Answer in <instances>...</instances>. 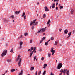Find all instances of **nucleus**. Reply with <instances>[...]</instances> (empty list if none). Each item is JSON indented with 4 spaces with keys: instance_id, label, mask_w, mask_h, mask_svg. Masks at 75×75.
Returning <instances> with one entry per match:
<instances>
[{
    "instance_id": "423d86ee",
    "label": "nucleus",
    "mask_w": 75,
    "mask_h": 75,
    "mask_svg": "<svg viewBox=\"0 0 75 75\" xmlns=\"http://www.w3.org/2000/svg\"><path fill=\"white\" fill-rule=\"evenodd\" d=\"M23 44V42H20V47L19 48H22V44Z\"/></svg>"
},
{
    "instance_id": "72a5a7b5",
    "label": "nucleus",
    "mask_w": 75,
    "mask_h": 75,
    "mask_svg": "<svg viewBox=\"0 0 75 75\" xmlns=\"http://www.w3.org/2000/svg\"><path fill=\"white\" fill-rule=\"evenodd\" d=\"M41 59L42 61H44V58L43 57H42L41 58Z\"/></svg>"
},
{
    "instance_id": "aec40b11",
    "label": "nucleus",
    "mask_w": 75,
    "mask_h": 75,
    "mask_svg": "<svg viewBox=\"0 0 75 75\" xmlns=\"http://www.w3.org/2000/svg\"><path fill=\"white\" fill-rule=\"evenodd\" d=\"M50 23H51V21H50V19H49L47 23V24H48Z\"/></svg>"
},
{
    "instance_id": "1a4fd4ad",
    "label": "nucleus",
    "mask_w": 75,
    "mask_h": 75,
    "mask_svg": "<svg viewBox=\"0 0 75 75\" xmlns=\"http://www.w3.org/2000/svg\"><path fill=\"white\" fill-rule=\"evenodd\" d=\"M23 71L22 70H21V72L20 73H19V75H21L23 74Z\"/></svg>"
},
{
    "instance_id": "dca6fc26",
    "label": "nucleus",
    "mask_w": 75,
    "mask_h": 75,
    "mask_svg": "<svg viewBox=\"0 0 75 75\" xmlns=\"http://www.w3.org/2000/svg\"><path fill=\"white\" fill-rule=\"evenodd\" d=\"M15 71H16V70L15 69H12L11 70V72H14Z\"/></svg>"
},
{
    "instance_id": "393cba45",
    "label": "nucleus",
    "mask_w": 75,
    "mask_h": 75,
    "mask_svg": "<svg viewBox=\"0 0 75 75\" xmlns=\"http://www.w3.org/2000/svg\"><path fill=\"white\" fill-rule=\"evenodd\" d=\"M63 6H61L60 7H59V8L60 9H62V8H63Z\"/></svg>"
},
{
    "instance_id": "bb28decb",
    "label": "nucleus",
    "mask_w": 75,
    "mask_h": 75,
    "mask_svg": "<svg viewBox=\"0 0 75 75\" xmlns=\"http://www.w3.org/2000/svg\"><path fill=\"white\" fill-rule=\"evenodd\" d=\"M11 17L13 19H14V15H12L11 16Z\"/></svg>"
},
{
    "instance_id": "cd10ccee",
    "label": "nucleus",
    "mask_w": 75,
    "mask_h": 75,
    "mask_svg": "<svg viewBox=\"0 0 75 75\" xmlns=\"http://www.w3.org/2000/svg\"><path fill=\"white\" fill-rule=\"evenodd\" d=\"M15 14L17 15V14H19L18 13V11H16L15 12Z\"/></svg>"
},
{
    "instance_id": "a18cd8bd",
    "label": "nucleus",
    "mask_w": 75,
    "mask_h": 75,
    "mask_svg": "<svg viewBox=\"0 0 75 75\" xmlns=\"http://www.w3.org/2000/svg\"><path fill=\"white\" fill-rule=\"evenodd\" d=\"M42 41H43L41 40L40 42V44H41V43Z\"/></svg>"
},
{
    "instance_id": "49530a36",
    "label": "nucleus",
    "mask_w": 75,
    "mask_h": 75,
    "mask_svg": "<svg viewBox=\"0 0 75 75\" xmlns=\"http://www.w3.org/2000/svg\"><path fill=\"white\" fill-rule=\"evenodd\" d=\"M22 37H23V35H21V37H19V38H22Z\"/></svg>"
},
{
    "instance_id": "ea45409f",
    "label": "nucleus",
    "mask_w": 75,
    "mask_h": 75,
    "mask_svg": "<svg viewBox=\"0 0 75 75\" xmlns=\"http://www.w3.org/2000/svg\"><path fill=\"white\" fill-rule=\"evenodd\" d=\"M58 1L56 2V6H58Z\"/></svg>"
},
{
    "instance_id": "13d9d810",
    "label": "nucleus",
    "mask_w": 75,
    "mask_h": 75,
    "mask_svg": "<svg viewBox=\"0 0 75 75\" xmlns=\"http://www.w3.org/2000/svg\"><path fill=\"white\" fill-rule=\"evenodd\" d=\"M48 27H50V24H47Z\"/></svg>"
},
{
    "instance_id": "b1692460",
    "label": "nucleus",
    "mask_w": 75,
    "mask_h": 75,
    "mask_svg": "<svg viewBox=\"0 0 75 75\" xmlns=\"http://www.w3.org/2000/svg\"><path fill=\"white\" fill-rule=\"evenodd\" d=\"M46 71H45L43 73V75H45L46 74Z\"/></svg>"
},
{
    "instance_id": "f704fd0d",
    "label": "nucleus",
    "mask_w": 75,
    "mask_h": 75,
    "mask_svg": "<svg viewBox=\"0 0 75 75\" xmlns=\"http://www.w3.org/2000/svg\"><path fill=\"white\" fill-rule=\"evenodd\" d=\"M41 71H40L38 73V75H41Z\"/></svg>"
},
{
    "instance_id": "052dcab7",
    "label": "nucleus",
    "mask_w": 75,
    "mask_h": 75,
    "mask_svg": "<svg viewBox=\"0 0 75 75\" xmlns=\"http://www.w3.org/2000/svg\"><path fill=\"white\" fill-rule=\"evenodd\" d=\"M64 73V75H65V73Z\"/></svg>"
},
{
    "instance_id": "473e14b6",
    "label": "nucleus",
    "mask_w": 75,
    "mask_h": 75,
    "mask_svg": "<svg viewBox=\"0 0 75 75\" xmlns=\"http://www.w3.org/2000/svg\"><path fill=\"white\" fill-rule=\"evenodd\" d=\"M71 33H72V32H70L68 33V35H69L70 36H71Z\"/></svg>"
},
{
    "instance_id": "79ce46f5",
    "label": "nucleus",
    "mask_w": 75,
    "mask_h": 75,
    "mask_svg": "<svg viewBox=\"0 0 75 75\" xmlns=\"http://www.w3.org/2000/svg\"><path fill=\"white\" fill-rule=\"evenodd\" d=\"M59 1V0H54V2H55L56 1Z\"/></svg>"
},
{
    "instance_id": "680f3d73",
    "label": "nucleus",
    "mask_w": 75,
    "mask_h": 75,
    "mask_svg": "<svg viewBox=\"0 0 75 75\" xmlns=\"http://www.w3.org/2000/svg\"><path fill=\"white\" fill-rule=\"evenodd\" d=\"M43 35H44L45 34V33H44L43 34Z\"/></svg>"
},
{
    "instance_id": "58836bf2",
    "label": "nucleus",
    "mask_w": 75,
    "mask_h": 75,
    "mask_svg": "<svg viewBox=\"0 0 75 75\" xmlns=\"http://www.w3.org/2000/svg\"><path fill=\"white\" fill-rule=\"evenodd\" d=\"M45 39V37H43L42 39L41 40L43 41V40H44Z\"/></svg>"
},
{
    "instance_id": "4d7b16f0",
    "label": "nucleus",
    "mask_w": 75,
    "mask_h": 75,
    "mask_svg": "<svg viewBox=\"0 0 75 75\" xmlns=\"http://www.w3.org/2000/svg\"><path fill=\"white\" fill-rule=\"evenodd\" d=\"M62 73H61L60 74H59V75H62Z\"/></svg>"
},
{
    "instance_id": "4be33fe9",
    "label": "nucleus",
    "mask_w": 75,
    "mask_h": 75,
    "mask_svg": "<svg viewBox=\"0 0 75 75\" xmlns=\"http://www.w3.org/2000/svg\"><path fill=\"white\" fill-rule=\"evenodd\" d=\"M66 74L67 75H69V70H68L66 72Z\"/></svg>"
},
{
    "instance_id": "7c9ffc66",
    "label": "nucleus",
    "mask_w": 75,
    "mask_h": 75,
    "mask_svg": "<svg viewBox=\"0 0 75 75\" xmlns=\"http://www.w3.org/2000/svg\"><path fill=\"white\" fill-rule=\"evenodd\" d=\"M13 48H12L10 51L11 52H13Z\"/></svg>"
},
{
    "instance_id": "a211bd4d",
    "label": "nucleus",
    "mask_w": 75,
    "mask_h": 75,
    "mask_svg": "<svg viewBox=\"0 0 75 75\" xmlns=\"http://www.w3.org/2000/svg\"><path fill=\"white\" fill-rule=\"evenodd\" d=\"M25 12H23V14L22 15V17H23L24 16H25Z\"/></svg>"
},
{
    "instance_id": "69168bd1",
    "label": "nucleus",
    "mask_w": 75,
    "mask_h": 75,
    "mask_svg": "<svg viewBox=\"0 0 75 75\" xmlns=\"http://www.w3.org/2000/svg\"><path fill=\"white\" fill-rule=\"evenodd\" d=\"M51 6H50V9H51Z\"/></svg>"
},
{
    "instance_id": "412c9836",
    "label": "nucleus",
    "mask_w": 75,
    "mask_h": 75,
    "mask_svg": "<svg viewBox=\"0 0 75 75\" xmlns=\"http://www.w3.org/2000/svg\"><path fill=\"white\" fill-rule=\"evenodd\" d=\"M55 3H54L53 4V5L52 6V8H55Z\"/></svg>"
},
{
    "instance_id": "603ef678",
    "label": "nucleus",
    "mask_w": 75,
    "mask_h": 75,
    "mask_svg": "<svg viewBox=\"0 0 75 75\" xmlns=\"http://www.w3.org/2000/svg\"><path fill=\"white\" fill-rule=\"evenodd\" d=\"M34 50H35H35H36V47H35L34 48Z\"/></svg>"
},
{
    "instance_id": "864d4df0",
    "label": "nucleus",
    "mask_w": 75,
    "mask_h": 75,
    "mask_svg": "<svg viewBox=\"0 0 75 75\" xmlns=\"http://www.w3.org/2000/svg\"><path fill=\"white\" fill-rule=\"evenodd\" d=\"M61 30H62V29H59L60 32H61Z\"/></svg>"
},
{
    "instance_id": "5701e85b",
    "label": "nucleus",
    "mask_w": 75,
    "mask_h": 75,
    "mask_svg": "<svg viewBox=\"0 0 75 75\" xmlns=\"http://www.w3.org/2000/svg\"><path fill=\"white\" fill-rule=\"evenodd\" d=\"M51 55V53H48V56L49 57V58H50V57H51L50 56Z\"/></svg>"
},
{
    "instance_id": "39448f33",
    "label": "nucleus",
    "mask_w": 75,
    "mask_h": 75,
    "mask_svg": "<svg viewBox=\"0 0 75 75\" xmlns=\"http://www.w3.org/2000/svg\"><path fill=\"white\" fill-rule=\"evenodd\" d=\"M40 30L38 31V33H40V32L43 33V32H44L45 31V28H43L40 29Z\"/></svg>"
},
{
    "instance_id": "20e7f679",
    "label": "nucleus",
    "mask_w": 75,
    "mask_h": 75,
    "mask_svg": "<svg viewBox=\"0 0 75 75\" xmlns=\"http://www.w3.org/2000/svg\"><path fill=\"white\" fill-rule=\"evenodd\" d=\"M62 64L61 63H59L58 64L57 68L58 69H60L61 68H62Z\"/></svg>"
},
{
    "instance_id": "e433bc0d",
    "label": "nucleus",
    "mask_w": 75,
    "mask_h": 75,
    "mask_svg": "<svg viewBox=\"0 0 75 75\" xmlns=\"http://www.w3.org/2000/svg\"><path fill=\"white\" fill-rule=\"evenodd\" d=\"M26 17H27V16H26V15L24 17V20H25V19H26Z\"/></svg>"
},
{
    "instance_id": "4c0bfd02",
    "label": "nucleus",
    "mask_w": 75,
    "mask_h": 75,
    "mask_svg": "<svg viewBox=\"0 0 75 75\" xmlns=\"http://www.w3.org/2000/svg\"><path fill=\"white\" fill-rule=\"evenodd\" d=\"M45 45H46V46H47L48 45V43L47 42H46L45 43Z\"/></svg>"
},
{
    "instance_id": "f257e3e1",
    "label": "nucleus",
    "mask_w": 75,
    "mask_h": 75,
    "mask_svg": "<svg viewBox=\"0 0 75 75\" xmlns=\"http://www.w3.org/2000/svg\"><path fill=\"white\" fill-rule=\"evenodd\" d=\"M37 21V19H35L33 21H32L30 23V25L31 26L32 25H33L31 27V28L32 30H34V25H37V24H38V22L35 23V21Z\"/></svg>"
},
{
    "instance_id": "2f4dec72",
    "label": "nucleus",
    "mask_w": 75,
    "mask_h": 75,
    "mask_svg": "<svg viewBox=\"0 0 75 75\" xmlns=\"http://www.w3.org/2000/svg\"><path fill=\"white\" fill-rule=\"evenodd\" d=\"M51 40H54V37H51Z\"/></svg>"
},
{
    "instance_id": "f8f14e48",
    "label": "nucleus",
    "mask_w": 75,
    "mask_h": 75,
    "mask_svg": "<svg viewBox=\"0 0 75 75\" xmlns=\"http://www.w3.org/2000/svg\"><path fill=\"white\" fill-rule=\"evenodd\" d=\"M34 67H31L30 70L32 71V70H34Z\"/></svg>"
},
{
    "instance_id": "0e129e2a",
    "label": "nucleus",
    "mask_w": 75,
    "mask_h": 75,
    "mask_svg": "<svg viewBox=\"0 0 75 75\" xmlns=\"http://www.w3.org/2000/svg\"><path fill=\"white\" fill-rule=\"evenodd\" d=\"M36 51H35L34 52V53H36Z\"/></svg>"
},
{
    "instance_id": "f03ea898",
    "label": "nucleus",
    "mask_w": 75,
    "mask_h": 75,
    "mask_svg": "<svg viewBox=\"0 0 75 75\" xmlns=\"http://www.w3.org/2000/svg\"><path fill=\"white\" fill-rule=\"evenodd\" d=\"M21 56L20 55H18V57L16 61H18V60L19 59V62L18 63V64L19 67L21 66V58H20Z\"/></svg>"
},
{
    "instance_id": "774afa93",
    "label": "nucleus",
    "mask_w": 75,
    "mask_h": 75,
    "mask_svg": "<svg viewBox=\"0 0 75 75\" xmlns=\"http://www.w3.org/2000/svg\"><path fill=\"white\" fill-rule=\"evenodd\" d=\"M5 75V73L4 74L2 75Z\"/></svg>"
},
{
    "instance_id": "a878e982",
    "label": "nucleus",
    "mask_w": 75,
    "mask_h": 75,
    "mask_svg": "<svg viewBox=\"0 0 75 75\" xmlns=\"http://www.w3.org/2000/svg\"><path fill=\"white\" fill-rule=\"evenodd\" d=\"M46 16H47V15L45 14H44L43 15V18H44V17H46Z\"/></svg>"
},
{
    "instance_id": "6e6552de",
    "label": "nucleus",
    "mask_w": 75,
    "mask_h": 75,
    "mask_svg": "<svg viewBox=\"0 0 75 75\" xmlns=\"http://www.w3.org/2000/svg\"><path fill=\"white\" fill-rule=\"evenodd\" d=\"M45 11H49V9H48V8L47 7H45Z\"/></svg>"
},
{
    "instance_id": "c03bdc74",
    "label": "nucleus",
    "mask_w": 75,
    "mask_h": 75,
    "mask_svg": "<svg viewBox=\"0 0 75 75\" xmlns=\"http://www.w3.org/2000/svg\"><path fill=\"white\" fill-rule=\"evenodd\" d=\"M4 21H7V20L5 18L4 19Z\"/></svg>"
},
{
    "instance_id": "0eeeda50",
    "label": "nucleus",
    "mask_w": 75,
    "mask_h": 75,
    "mask_svg": "<svg viewBox=\"0 0 75 75\" xmlns=\"http://www.w3.org/2000/svg\"><path fill=\"white\" fill-rule=\"evenodd\" d=\"M51 52H55V51L54 50V48L52 47L51 48Z\"/></svg>"
},
{
    "instance_id": "bf43d9fd",
    "label": "nucleus",
    "mask_w": 75,
    "mask_h": 75,
    "mask_svg": "<svg viewBox=\"0 0 75 75\" xmlns=\"http://www.w3.org/2000/svg\"><path fill=\"white\" fill-rule=\"evenodd\" d=\"M70 37V35H69L67 37V38H69V37Z\"/></svg>"
},
{
    "instance_id": "8fccbe9b",
    "label": "nucleus",
    "mask_w": 75,
    "mask_h": 75,
    "mask_svg": "<svg viewBox=\"0 0 75 75\" xmlns=\"http://www.w3.org/2000/svg\"><path fill=\"white\" fill-rule=\"evenodd\" d=\"M58 7H56V10H58Z\"/></svg>"
},
{
    "instance_id": "e2e57ef3",
    "label": "nucleus",
    "mask_w": 75,
    "mask_h": 75,
    "mask_svg": "<svg viewBox=\"0 0 75 75\" xmlns=\"http://www.w3.org/2000/svg\"><path fill=\"white\" fill-rule=\"evenodd\" d=\"M8 72V71H7V70H6V72Z\"/></svg>"
},
{
    "instance_id": "9d476101",
    "label": "nucleus",
    "mask_w": 75,
    "mask_h": 75,
    "mask_svg": "<svg viewBox=\"0 0 75 75\" xmlns=\"http://www.w3.org/2000/svg\"><path fill=\"white\" fill-rule=\"evenodd\" d=\"M68 32V30L66 29L64 30V34H67V33Z\"/></svg>"
},
{
    "instance_id": "c85d7f7f",
    "label": "nucleus",
    "mask_w": 75,
    "mask_h": 75,
    "mask_svg": "<svg viewBox=\"0 0 75 75\" xmlns=\"http://www.w3.org/2000/svg\"><path fill=\"white\" fill-rule=\"evenodd\" d=\"M60 72H61L62 73V72H64V69H62L60 70Z\"/></svg>"
},
{
    "instance_id": "37998d69",
    "label": "nucleus",
    "mask_w": 75,
    "mask_h": 75,
    "mask_svg": "<svg viewBox=\"0 0 75 75\" xmlns=\"http://www.w3.org/2000/svg\"><path fill=\"white\" fill-rule=\"evenodd\" d=\"M54 52H52V55H54Z\"/></svg>"
},
{
    "instance_id": "6e6d98bb",
    "label": "nucleus",
    "mask_w": 75,
    "mask_h": 75,
    "mask_svg": "<svg viewBox=\"0 0 75 75\" xmlns=\"http://www.w3.org/2000/svg\"><path fill=\"white\" fill-rule=\"evenodd\" d=\"M20 11H19L18 12V14H19L20 13Z\"/></svg>"
},
{
    "instance_id": "09e8293b",
    "label": "nucleus",
    "mask_w": 75,
    "mask_h": 75,
    "mask_svg": "<svg viewBox=\"0 0 75 75\" xmlns=\"http://www.w3.org/2000/svg\"><path fill=\"white\" fill-rule=\"evenodd\" d=\"M50 75H54V74H53V73L52 72L51 73V74H50Z\"/></svg>"
},
{
    "instance_id": "f3484780",
    "label": "nucleus",
    "mask_w": 75,
    "mask_h": 75,
    "mask_svg": "<svg viewBox=\"0 0 75 75\" xmlns=\"http://www.w3.org/2000/svg\"><path fill=\"white\" fill-rule=\"evenodd\" d=\"M73 13H74V10L73 9H72L71 10V14H73Z\"/></svg>"
},
{
    "instance_id": "338daca9",
    "label": "nucleus",
    "mask_w": 75,
    "mask_h": 75,
    "mask_svg": "<svg viewBox=\"0 0 75 75\" xmlns=\"http://www.w3.org/2000/svg\"><path fill=\"white\" fill-rule=\"evenodd\" d=\"M47 42L48 43V42H49V41H47Z\"/></svg>"
},
{
    "instance_id": "a19ab883",
    "label": "nucleus",
    "mask_w": 75,
    "mask_h": 75,
    "mask_svg": "<svg viewBox=\"0 0 75 75\" xmlns=\"http://www.w3.org/2000/svg\"><path fill=\"white\" fill-rule=\"evenodd\" d=\"M31 49L32 50H34V47H31Z\"/></svg>"
},
{
    "instance_id": "9b49d317",
    "label": "nucleus",
    "mask_w": 75,
    "mask_h": 75,
    "mask_svg": "<svg viewBox=\"0 0 75 75\" xmlns=\"http://www.w3.org/2000/svg\"><path fill=\"white\" fill-rule=\"evenodd\" d=\"M34 52V51L33 50V51H32V52H31V53L30 54V58H31V56H32V55H33V52Z\"/></svg>"
},
{
    "instance_id": "3c124183",
    "label": "nucleus",
    "mask_w": 75,
    "mask_h": 75,
    "mask_svg": "<svg viewBox=\"0 0 75 75\" xmlns=\"http://www.w3.org/2000/svg\"><path fill=\"white\" fill-rule=\"evenodd\" d=\"M36 58H37V57L35 56L34 58V59H36Z\"/></svg>"
},
{
    "instance_id": "de8ad7c7",
    "label": "nucleus",
    "mask_w": 75,
    "mask_h": 75,
    "mask_svg": "<svg viewBox=\"0 0 75 75\" xmlns=\"http://www.w3.org/2000/svg\"><path fill=\"white\" fill-rule=\"evenodd\" d=\"M37 73H38V71H37L35 73L36 75H37Z\"/></svg>"
},
{
    "instance_id": "4468645a",
    "label": "nucleus",
    "mask_w": 75,
    "mask_h": 75,
    "mask_svg": "<svg viewBox=\"0 0 75 75\" xmlns=\"http://www.w3.org/2000/svg\"><path fill=\"white\" fill-rule=\"evenodd\" d=\"M67 71V69H64V70H63V73H65V72H66Z\"/></svg>"
},
{
    "instance_id": "7ed1b4c3",
    "label": "nucleus",
    "mask_w": 75,
    "mask_h": 75,
    "mask_svg": "<svg viewBox=\"0 0 75 75\" xmlns=\"http://www.w3.org/2000/svg\"><path fill=\"white\" fill-rule=\"evenodd\" d=\"M7 53V50H4L1 54L2 57H3L4 56L6 55V54Z\"/></svg>"
},
{
    "instance_id": "ddd939ff",
    "label": "nucleus",
    "mask_w": 75,
    "mask_h": 75,
    "mask_svg": "<svg viewBox=\"0 0 75 75\" xmlns=\"http://www.w3.org/2000/svg\"><path fill=\"white\" fill-rule=\"evenodd\" d=\"M47 64H45L44 65V67H43V68H45L46 67H47Z\"/></svg>"
},
{
    "instance_id": "c756f323",
    "label": "nucleus",
    "mask_w": 75,
    "mask_h": 75,
    "mask_svg": "<svg viewBox=\"0 0 75 75\" xmlns=\"http://www.w3.org/2000/svg\"><path fill=\"white\" fill-rule=\"evenodd\" d=\"M24 34H25V36H27V35H28V33H24Z\"/></svg>"
},
{
    "instance_id": "5fc2aeb1",
    "label": "nucleus",
    "mask_w": 75,
    "mask_h": 75,
    "mask_svg": "<svg viewBox=\"0 0 75 75\" xmlns=\"http://www.w3.org/2000/svg\"><path fill=\"white\" fill-rule=\"evenodd\" d=\"M28 51H31V49H29L28 50Z\"/></svg>"
},
{
    "instance_id": "2eb2a0df",
    "label": "nucleus",
    "mask_w": 75,
    "mask_h": 75,
    "mask_svg": "<svg viewBox=\"0 0 75 75\" xmlns=\"http://www.w3.org/2000/svg\"><path fill=\"white\" fill-rule=\"evenodd\" d=\"M58 45V41L57 40H56L55 41V43L54 44V45Z\"/></svg>"
},
{
    "instance_id": "6ab92c4d",
    "label": "nucleus",
    "mask_w": 75,
    "mask_h": 75,
    "mask_svg": "<svg viewBox=\"0 0 75 75\" xmlns=\"http://www.w3.org/2000/svg\"><path fill=\"white\" fill-rule=\"evenodd\" d=\"M7 61L8 62H10L11 61V59H8L7 60Z\"/></svg>"
},
{
    "instance_id": "c9c22d12",
    "label": "nucleus",
    "mask_w": 75,
    "mask_h": 75,
    "mask_svg": "<svg viewBox=\"0 0 75 75\" xmlns=\"http://www.w3.org/2000/svg\"><path fill=\"white\" fill-rule=\"evenodd\" d=\"M33 42V40L32 39L30 40V43H31Z\"/></svg>"
}]
</instances>
